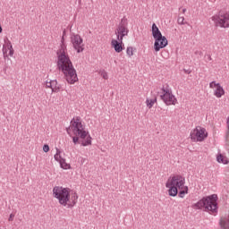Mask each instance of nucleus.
Here are the masks:
<instances>
[{
  "mask_svg": "<svg viewBox=\"0 0 229 229\" xmlns=\"http://www.w3.org/2000/svg\"><path fill=\"white\" fill-rule=\"evenodd\" d=\"M65 30L63 31V36L61 38V46L60 49L56 52L57 55V69L61 72H63L66 81L70 83V85H74L76 81H78V74L76 73V69L72 65V62L69 57V55L65 53Z\"/></svg>",
  "mask_w": 229,
  "mask_h": 229,
  "instance_id": "1",
  "label": "nucleus"
},
{
  "mask_svg": "<svg viewBox=\"0 0 229 229\" xmlns=\"http://www.w3.org/2000/svg\"><path fill=\"white\" fill-rule=\"evenodd\" d=\"M66 132L72 139L73 144H81L83 147L92 146V137L89 131L85 130V125L81 122V117L77 116L72 118L70 122L69 128L66 129Z\"/></svg>",
  "mask_w": 229,
  "mask_h": 229,
  "instance_id": "2",
  "label": "nucleus"
},
{
  "mask_svg": "<svg viewBox=\"0 0 229 229\" xmlns=\"http://www.w3.org/2000/svg\"><path fill=\"white\" fill-rule=\"evenodd\" d=\"M53 197L58 199L59 204L67 208H72L78 203V194L73 193L71 197V189L63 186L53 188Z\"/></svg>",
  "mask_w": 229,
  "mask_h": 229,
  "instance_id": "3",
  "label": "nucleus"
},
{
  "mask_svg": "<svg viewBox=\"0 0 229 229\" xmlns=\"http://www.w3.org/2000/svg\"><path fill=\"white\" fill-rule=\"evenodd\" d=\"M195 210H203L212 216L217 215V194H212L202 198L192 205Z\"/></svg>",
  "mask_w": 229,
  "mask_h": 229,
  "instance_id": "4",
  "label": "nucleus"
},
{
  "mask_svg": "<svg viewBox=\"0 0 229 229\" xmlns=\"http://www.w3.org/2000/svg\"><path fill=\"white\" fill-rule=\"evenodd\" d=\"M185 185V177L177 174L169 178L165 183L166 189H168V194L172 198H176L178 196V190Z\"/></svg>",
  "mask_w": 229,
  "mask_h": 229,
  "instance_id": "5",
  "label": "nucleus"
},
{
  "mask_svg": "<svg viewBox=\"0 0 229 229\" xmlns=\"http://www.w3.org/2000/svg\"><path fill=\"white\" fill-rule=\"evenodd\" d=\"M212 21L216 26L220 28H229V13L226 11H219L217 14L212 16Z\"/></svg>",
  "mask_w": 229,
  "mask_h": 229,
  "instance_id": "6",
  "label": "nucleus"
},
{
  "mask_svg": "<svg viewBox=\"0 0 229 229\" xmlns=\"http://www.w3.org/2000/svg\"><path fill=\"white\" fill-rule=\"evenodd\" d=\"M190 137L192 142H203L208 137V132H207V129L197 126L191 131Z\"/></svg>",
  "mask_w": 229,
  "mask_h": 229,
  "instance_id": "7",
  "label": "nucleus"
},
{
  "mask_svg": "<svg viewBox=\"0 0 229 229\" xmlns=\"http://www.w3.org/2000/svg\"><path fill=\"white\" fill-rule=\"evenodd\" d=\"M161 90L162 94L160 95V100L163 101L166 106L176 105V103H178V99H176V97L173 95V91L171 89L163 87Z\"/></svg>",
  "mask_w": 229,
  "mask_h": 229,
  "instance_id": "8",
  "label": "nucleus"
},
{
  "mask_svg": "<svg viewBox=\"0 0 229 229\" xmlns=\"http://www.w3.org/2000/svg\"><path fill=\"white\" fill-rule=\"evenodd\" d=\"M71 42L72 44L73 49H76L77 53H83L85 49L83 47V38H81L80 34H71Z\"/></svg>",
  "mask_w": 229,
  "mask_h": 229,
  "instance_id": "9",
  "label": "nucleus"
},
{
  "mask_svg": "<svg viewBox=\"0 0 229 229\" xmlns=\"http://www.w3.org/2000/svg\"><path fill=\"white\" fill-rule=\"evenodd\" d=\"M47 89H51L53 93L60 92V90H64V86L58 83L56 80H50L49 81H46Z\"/></svg>",
  "mask_w": 229,
  "mask_h": 229,
  "instance_id": "10",
  "label": "nucleus"
},
{
  "mask_svg": "<svg viewBox=\"0 0 229 229\" xmlns=\"http://www.w3.org/2000/svg\"><path fill=\"white\" fill-rule=\"evenodd\" d=\"M167 44H169V42L167 41V38H165V36H161V38H157V39H155L154 49L157 53H158V51L164 49V47H166Z\"/></svg>",
  "mask_w": 229,
  "mask_h": 229,
  "instance_id": "11",
  "label": "nucleus"
},
{
  "mask_svg": "<svg viewBox=\"0 0 229 229\" xmlns=\"http://www.w3.org/2000/svg\"><path fill=\"white\" fill-rule=\"evenodd\" d=\"M117 40H123L124 37H127L128 33H130V30L128 27L119 26L114 30Z\"/></svg>",
  "mask_w": 229,
  "mask_h": 229,
  "instance_id": "12",
  "label": "nucleus"
},
{
  "mask_svg": "<svg viewBox=\"0 0 229 229\" xmlns=\"http://www.w3.org/2000/svg\"><path fill=\"white\" fill-rule=\"evenodd\" d=\"M111 45L114 48L115 53H121L124 49L123 47V40L113 39Z\"/></svg>",
  "mask_w": 229,
  "mask_h": 229,
  "instance_id": "13",
  "label": "nucleus"
},
{
  "mask_svg": "<svg viewBox=\"0 0 229 229\" xmlns=\"http://www.w3.org/2000/svg\"><path fill=\"white\" fill-rule=\"evenodd\" d=\"M4 45L3 46V54L4 58H6V56H8L7 53H8V49H12L13 47L12 46V41H10V39H8V38H5L4 39Z\"/></svg>",
  "mask_w": 229,
  "mask_h": 229,
  "instance_id": "14",
  "label": "nucleus"
},
{
  "mask_svg": "<svg viewBox=\"0 0 229 229\" xmlns=\"http://www.w3.org/2000/svg\"><path fill=\"white\" fill-rule=\"evenodd\" d=\"M152 37L155 40L157 38H162V32L160 31V29L157 26V23L152 24Z\"/></svg>",
  "mask_w": 229,
  "mask_h": 229,
  "instance_id": "15",
  "label": "nucleus"
},
{
  "mask_svg": "<svg viewBox=\"0 0 229 229\" xmlns=\"http://www.w3.org/2000/svg\"><path fill=\"white\" fill-rule=\"evenodd\" d=\"M216 90L214 92V96H216V98H223V96H225V89H223L222 85L217 83L216 84Z\"/></svg>",
  "mask_w": 229,
  "mask_h": 229,
  "instance_id": "16",
  "label": "nucleus"
},
{
  "mask_svg": "<svg viewBox=\"0 0 229 229\" xmlns=\"http://www.w3.org/2000/svg\"><path fill=\"white\" fill-rule=\"evenodd\" d=\"M147 107H148L149 109L153 108V106H155V104L157 103V96H153V98H147L146 101H145Z\"/></svg>",
  "mask_w": 229,
  "mask_h": 229,
  "instance_id": "17",
  "label": "nucleus"
},
{
  "mask_svg": "<svg viewBox=\"0 0 229 229\" xmlns=\"http://www.w3.org/2000/svg\"><path fill=\"white\" fill-rule=\"evenodd\" d=\"M219 225L223 229H229V216L220 219Z\"/></svg>",
  "mask_w": 229,
  "mask_h": 229,
  "instance_id": "18",
  "label": "nucleus"
},
{
  "mask_svg": "<svg viewBox=\"0 0 229 229\" xmlns=\"http://www.w3.org/2000/svg\"><path fill=\"white\" fill-rule=\"evenodd\" d=\"M55 161L59 162L61 169H71V165L65 162V158L61 157L59 158V160H55Z\"/></svg>",
  "mask_w": 229,
  "mask_h": 229,
  "instance_id": "19",
  "label": "nucleus"
},
{
  "mask_svg": "<svg viewBox=\"0 0 229 229\" xmlns=\"http://www.w3.org/2000/svg\"><path fill=\"white\" fill-rule=\"evenodd\" d=\"M179 191V198H185V194H189V186L183 185Z\"/></svg>",
  "mask_w": 229,
  "mask_h": 229,
  "instance_id": "20",
  "label": "nucleus"
},
{
  "mask_svg": "<svg viewBox=\"0 0 229 229\" xmlns=\"http://www.w3.org/2000/svg\"><path fill=\"white\" fill-rule=\"evenodd\" d=\"M216 160L219 164H225V165L228 164V162H229L228 158H226L225 156H223V154H218L216 156Z\"/></svg>",
  "mask_w": 229,
  "mask_h": 229,
  "instance_id": "21",
  "label": "nucleus"
},
{
  "mask_svg": "<svg viewBox=\"0 0 229 229\" xmlns=\"http://www.w3.org/2000/svg\"><path fill=\"white\" fill-rule=\"evenodd\" d=\"M118 26H123L124 28H128V19H126V17L122 18L121 22Z\"/></svg>",
  "mask_w": 229,
  "mask_h": 229,
  "instance_id": "22",
  "label": "nucleus"
},
{
  "mask_svg": "<svg viewBox=\"0 0 229 229\" xmlns=\"http://www.w3.org/2000/svg\"><path fill=\"white\" fill-rule=\"evenodd\" d=\"M61 154H62V150L59 148H56V153L54 156L55 160H60V158H62Z\"/></svg>",
  "mask_w": 229,
  "mask_h": 229,
  "instance_id": "23",
  "label": "nucleus"
},
{
  "mask_svg": "<svg viewBox=\"0 0 229 229\" xmlns=\"http://www.w3.org/2000/svg\"><path fill=\"white\" fill-rule=\"evenodd\" d=\"M126 54L130 58H131V56H133V47H127Z\"/></svg>",
  "mask_w": 229,
  "mask_h": 229,
  "instance_id": "24",
  "label": "nucleus"
},
{
  "mask_svg": "<svg viewBox=\"0 0 229 229\" xmlns=\"http://www.w3.org/2000/svg\"><path fill=\"white\" fill-rule=\"evenodd\" d=\"M184 21H185V18L183 16H179V18L177 19V22L181 26H183V24H185Z\"/></svg>",
  "mask_w": 229,
  "mask_h": 229,
  "instance_id": "25",
  "label": "nucleus"
},
{
  "mask_svg": "<svg viewBox=\"0 0 229 229\" xmlns=\"http://www.w3.org/2000/svg\"><path fill=\"white\" fill-rule=\"evenodd\" d=\"M100 75L104 80H108V73L106 71H102Z\"/></svg>",
  "mask_w": 229,
  "mask_h": 229,
  "instance_id": "26",
  "label": "nucleus"
},
{
  "mask_svg": "<svg viewBox=\"0 0 229 229\" xmlns=\"http://www.w3.org/2000/svg\"><path fill=\"white\" fill-rule=\"evenodd\" d=\"M43 151H44L45 153H48V151H49V145L45 144V145L43 146Z\"/></svg>",
  "mask_w": 229,
  "mask_h": 229,
  "instance_id": "27",
  "label": "nucleus"
},
{
  "mask_svg": "<svg viewBox=\"0 0 229 229\" xmlns=\"http://www.w3.org/2000/svg\"><path fill=\"white\" fill-rule=\"evenodd\" d=\"M216 85H217V83L216 82V81H213L209 83V88L214 89L216 87Z\"/></svg>",
  "mask_w": 229,
  "mask_h": 229,
  "instance_id": "28",
  "label": "nucleus"
},
{
  "mask_svg": "<svg viewBox=\"0 0 229 229\" xmlns=\"http://www.w3.org/2000/svg\"><path fill=\"white\" fill-rule=\"evenodd\" d=\"M7 51H9V56H13V53H14L13 47L12 48H8Z\"/></svg>",
  "mask_w": 229,
  "mask_h": 229,
  "instance_id": "29",
  "label": "nucleus"
},
{
  "mask_svg": "<svg viewBox=\"0 0 229 229\" xmlns=\"http://www.w3.org/2000/svg\"><path fill=\"white\" fill-rule=\"evenodd\" d=\"M13 217H15V216L13 214H11L8 221H13Z\"/></svg>",
  "mask_w": 229,
  "mask_h": 229,
  "instance_id": "30",
  "label": "nucleus"
},
{
  "mask_svg": "<svg viewBox=\"0 0 229 229\" xmlns=\"http://www.w3.org/2000/svg\"><path fill=\"white\" fill-rule=\"evenodd\" d=\"M183 72H185V74H191V70H187V69H183Z\"/></svg>",
  "mask_w": 229,
  "mask_h": 229,
  "instance_id": "31",
  "label": "nucleus"
},
{
  "mask_svg": "<svg viewBox=\"0 0 229 229\" xmlns=\"http://www.w3.org/2000/svg\"><path fill=\"white\" fill-rule=\"evenodd\" d=\"M195 55H199V56H201L202 53H201V51L197 50V51H195Z\"/></svg>",
  "mask_w": 229,
  "mask_h": 229,
  "instance_id": "32",
  "label": "nucleus"
},
{
  "mask_svg": "<svg viewBox=\"0 0 229 229\" xmlns=\"http://www.w3.org/2000/svg\"><path fill=\"white\" fill-rule=\"evenodd\" d=\"M0 33H3V27H1V24H0Z\"/></svg>",
  "mask_w": 229,
  "mask_h": 229,
  "instance_id": "33",
  "label": "nucleus"
},
{
  "mask_svg": "<svg viewBox=\"0 0 229 229\" xmlns=\"http://www.w3.org/2000/svg\"><path fill=\"white\" fill-rule=\"evenodd\" d=\"M187 12V9H182V13H185Z\"/></svg>",
  "mask_w": 229,
  "mask_h": 229,
  "instance_id": "34",
  "label": "nucleus"
},
{
  "mask_svg": "<svg viewBox=\"0 0 229 229\" xmlns=\"http://www.w3.org/2000/svg\"><path fill=\"white\" fill-rule=\"evenodd\" d=\"M208 60H212V57L210 55L208 56Z\"/></svg>",
  "mask_w": 229,
  "mask_h": 229,
  "instance_id": "35",
  "label": "nucleus"
}]
</instances>
